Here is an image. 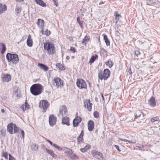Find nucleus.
Wrapping results in <instances>:
<instances>
[{
  "mask_svg": "<svg viewBox=\"0 0 160 160\" xmlns=\"http://www.w3.org/2000/svg\"><path fill=\"white\" fill-rule=\"evenodd\" d=\"M44 48L48 54L52 55L56 52V49L54 43L48 41L44 43Z\"/></svg>",
  "mask_w": 160,
  "mask_h": 160,
  "instance_id": "nucleus-1",
  "label": "nucleus"
},
{
  "mask_svg": "<svg viewBox=\"0 0 160 160\" xmlns=\"http://www.w3.org/2000/svg\"><path fill=\"white\" fill-rule=\"evenodd\" d=\"M43 91V86L39 83L34 84L30 87V91L33 95L38 96L40 95Z\"/></svg>",
  "mask_w": 160,
  "mask_h": 160,
  "instance_id": "nucleus-2",
  "label": "nucleus"
},
{
  "mask_svg": "<svg viewBox=\"0 0 160 160\" xmlns=\"http://www.w3.org/2000/svg\"><path fill=\"white\" fill-rule=\"evenodd\" d=\"M6 58L8 62H12L13 64H17L19 61L18 55L15 53H8Z\"/></svg>",
  "mask_w": 160,
  "mask_h": 160,
  "instance_id": "nucleus-3",
  "label": "nucleus"
},
{
  "mask_svg": "<svg viewBox=\"0 0 160 160\" xmlns=\"http://www.w3.org/2000/svg\"><path fill=\"white\" fill-rule=\"evenodd\" d=\"M110 73L108 69H104L103 72L100 71L98 73V78L101 80H106L110 77Z\"/></svg>",
  "mask_w": 160,
  "mask_h": 160,
  "instance_id": "nucleus-4",
  "label": "nucleus"
},
{
  "mask_svg": "<svg viewBox=\"0 0 160 160\" xmlns=\"http://www.w3.org/2000/svg\"><path fill=\"white\" fill-rule=\"evenodd\" d=\"M19 128L16 125L12 122L9 123L7 126V131L10 134H13L18 132L19 131Z\"/></svg>",
  "mask_w": 160,
  "mask_h": 160,
  "instance_id": "nucleus-5",
  "label": "nucleus"
},
{
  "mask_svg": "<svg viewBox=\"0 0 160 160\" xmlns=\"http://www.w3.org/2000/svg\"><path fill=\"white\" fill-rule=\"evenodd\" d=\"M50 104L47 100H43L40 101L39 102V107L42 109V112L44 113L46 112L47 109L49 107Z\"/></svg>",
  "mask_w": 160,
  "mask_h": 160,
  "instance_id": "nucleus-6",
  "label": "nucleus"
},
{
  "mask_svg": "<svg viewBox=\"0 0 160 160\" xmlns=\"http://www.w3.org/2000/svg\"><path fill=\"white\" fill-rule=\"evenodd\" d=\"M134 116V120L138 119V122H142L144 119L145 115L140 110H137L136 111Z\"/></svg>",
  "mask_w": 160,
  "mask_h": 160,
  "instance_id": "nucleus-7",
  "label": "nucleus"
},
{
  "mask_svg": "<svg viewBox=\"0 0 160 160\" xmlns=\"http://www.w3.org/2000/svg\"><path fill=\"white\" fill-rule=\"evenodd\" d=\"M76 84L77 87L80 89H86L87 88V85L86 82L82 78L77 79Z\"/></svg>",
  "mask_w": 160,
  "mask_h": 160,
  "instance_id": "nucleus-8",
  "label": "nucleus"
},
{
  "mask_svg": "<svg viewBox=\"0 0 160 160\" xmlns=\"http://www.w3.org/2000/svg\"><path fill=\"white\" fill-rule=\"evenodd\" d=\"M91 153L92 156L98 160H104V156L101 152L96 150H92Z\"/></svg>",
  "mask_w": 160,
  "mask_h": 160,
  "instance_id": "nucleus-9",
  "label": "nucleus"
},
{
  "mask_svg": "<svg viewBox=\"0 0 160 160\" xmlns=\"http://www.w3.org/2000/svg\"><path fill=\"white\" fill-rule=\"evenodd\" d=\"M53 85L58 88H61L63 86V82L59 78L56 77L54 78L52 81Z\"/></svg>",
  "mask_w": 160,
  "mask_h": 160,
  "instance_id": "nucleus-10",
  "label": "nucleus"
},
{
  "mask_svg": "<svg viewBox=\"0 0 160 160\" xmlns=\"http://www.w3.org/2000/svg\"><path fill=\"white\" fill-rule=\"evenodd\" d=\"M84 107L89 111L91 112L92 110V104L91 102L89 99L85 100L83 102Z\"/></svg>",
  "mask_w": 160,
  "mask_h": 160,
  "instance_id": "nucleus-11",
  "label": "nucleus"
},
{
  "mask_svg": "<svg viewBox=\"0 0 160 160\" xmlns=\"http://www.w3.org/2000/svg\"><path fill=\"white\" fill-rule=\"evenodd\" d=\"M57 121V117L53 114H51L49 117V122L50 125L52 127L55 125Z\"/></svg>",
  "mask_w": 160,
  "mask_h": 160,
  "instance_id": "nucleus-12",
  "label": "nucleus"
},
{
  "mask_svg": "<svg viewBox=\"0 0 160 160\" xmlns=\"http://www.w3.org/2000/svg\"><path fill=\"white\" fill-rule=\"evenodd\" d=\"M82 121V118L80 117H79L78 113H77L76 114L75 118L73 121V126L74 127H77Z\"/></svg>",
  "mask_w": 160,
  "mask_h": 160,
  "instance_id": "nucleus-13",
  "label": "nucleus"
},
{
  "mask_svg": "<svg viewBox=\"0 0 160 160\" xmlns=\"http://www.w3.org/2000/svg\"><path fill=\"white\" fill-rule=\"evenodd\" d=\"M68 112V110L66 106L64 105L62 106L60 108L59 115L62 117L67 115Z\"/></svg>",
  "mask_w": 160,
  "mask_h": 160,
  "instance_id": "nucleus-14",
  "label": "nucleus"
},
{
  "mask_svg": "<svg viewBox=\"0 0 160 160\" xmlns=\"http://www.w3.org/2000/svg\"><path fill=\"white\" fill-rule=\"evenodd\" d=\"M84 135V132L83 130H82L79 135V137L77 138V142L78 144H79L81 147L84 146L82 145V141H83V137Z\"/></svg>",
  "mask_w": 160,
  "mask_h": 160,
  "instance_id": "nucleus-15",
  "label": "nucleus"
},
{
  "mask_svg": "<svg viewBox=\"0 0 160 160\" xmlns=\"http://www.w3.org/2000/svg\"><path fill=\"white\" fill-rule=\"evenodd\" d=\"M87 125L88 131L90 132L92 131L94 128V122L91 120H89L87 123Z\"/></svg>",
  "mask_w": 160,
  "mask_h": 160,
  "instance_id": "nucleus-16",
  "label": "nucleus"
},
{
  "mask_svg": "<svg viewBox=\"0 0 160 160\" xmlns=\"http://www.w3.org/2000/svg\"><path fill=\"white\" fill-rule=\"evenodd\" d=\"M2 78L3 82H8L11 80V76L8 74H3L2 75Z\"/></svg>",
  "mask_w": 160,
  "mask_h": 160,
  "instance_id": "nucleus-17",
  "label": "nucleus"
},
{
  "mask_svg": "<svg viewBox=\"0 0 160 160\" xmlns=\"http://www.w3.org/2000/svg\"><path fill=\"white\" fill-rule=\"evenodd\" d=\"M44 21L43 20L40 19H38L36 22L38 27L41 29H44Z\"/></svg>",
  "mask_w": 160,
  "mask_h": 160,
  "instance_id": "nucleus-18",
  "label": "nucleus"
},
{
  "mask_svg": "<svg viewBox=\"0 0 160 160\" xmlns=\"http://www.w3.org/2000/svg\"><path fill=\"white\" fill-rule=\"evenodd\" d=\"M132 137L131 140L122 139V138L120 139L119 140L121 141H124V142H127L129 144H135L136 142V140L134 137L132 136Z\"/></svg>",
  "mask_w": 160,
  "mask_h": 160,
  "instance_id": "nucleus-19",
  "label": "nucleus"
},
{
  "mask_svg": "<svg viewBox=\"0 0 160 160\" xmlns=\"http://www.w3.org/2000/svg\"><path fill=\"white\" fill-rule=\"evenodd\" d=\"M82 143L83 144H85V147L83 148H81L80 150L81 152L83 153L86 152L87 150L90 149L91 148V146L84 142H83Z\"/></svg>",
  "mask_w": 160,
  "mask_h": 160,
  "instance_id": "nucleus-20",
  "label": "nucleus"
},
{
  "mask_svg": "<svg viewBox=\"0 0 160 160\" xmlns=\"http://www.w3.org/2000/svg\"><path fill=\"white\" fill-rule=\"evenodd\" d=\"M7 10V6L4 4L0 3V14H2Z\"/></svg>",
  "mask_w": 160,
  "mask_h": 160,
  "instance_id": "nucleus-21",
  "label": "nucleus"
},
{
  "mask_svg": "<svg viewBox=\"0 0 160 160\" xmlns=\"http://www.w3.org/2000/svg\"><path fill=\"white\" fill-rule=\"evenodd\" d=\"M98 56L97 54H95L92 56L89 59V63L90 65H91L96 60L98 59Z\"/></svg>",
  "mask_w": 160,
  "mask_h": 160,
  "instance_id": "nucleus-22",
  "label": "nucleus"
},
{
  "mask_svg": "<svg viewBox=\"0 0 160 160\" xmlns=\"http://www.w3.org/2000/svg\"><path fill=\"white\" fill-rule=\"evenodd\" d=\"M62 123L63 124H66L68 126L70 125L69 118L68 117H65L62 119Z\"/></svg>",
  "mask_w": 160,
  "mask_h": 160,
  "instance_id": "nucleus-23",
  "label": "nucleus"
},
{
  "mask_svg": "<svg viewBox=\"0 0 160 160\" xmlns=\"http://www.w3.org/2000/svg\"><path fill=\"white\" fill-rule=\"evenodd\" d=\"M29 105L28 104L27 101H26L25 103L22 104L21 107V109L23 111H24L25 110L29 109Z\"/></svg>",
  "mask_w": 160,
  "mask_h": 160,
  "instance_id": "nucleus-24",
  "label": "nucleus"
},
{
  "mask_svg": "<svg viewBox=\"0 0 160 160\" xmlns=\"http://www.w3.org/2000/svg\"><path fill=\"white\" fill-rule=\"evenodd\" d=\"M38 65L40 69L44 71H47L49 69L48 67L43 64L39 63Z\"/></svg>",
  "mask_w": 160,
  "mask_h": 160,
  "instance_id": "nucleus-25",
  "label": "nucleus"
},
{
  "mask_svg": "<svg viewBox=\"0 0 160 160\" xmlns=\"http://www.w3.org/2000/svg\"><path fill=\"white\" fill-rule=\"evenodd\" d=\"M27 44L28 46L31 47L33 45V42L31 39V36L30 35H28L27 39Z\"/></svg>",
  "mask_w": 160,
  "mask_h": 160,
  "instance_id": "nucleus-26",
  "label": "nucleus"
},
{
  "mask_svg": "<svg viewBox=\"0 0 160 160\" xmlns=\"http://www.w3.org/2000/svg\"><path fill=\"white\" fill-rule=\"evenodd\" d=\"M149 103L151 107H154L156 106V102L154 98L153 97H151L149 100Z\"/></svg>",
  "mask_w": 160,
  "mask_h": 160,
  "instance_id": "nucleus-27",
  "label": "nucleus"
},
{
  "mask_svg": "<svg viewBox=\"0 0 160 160\" xmlns=\"http://www.w3.org/2000/svg\"><path fill=\"white\" fill-rule=\"evenodd\" d=\"M6 50V48L5 45L3 43H0V51L1 54H3Z\"/></svg>",
  "mask_w": 160,
  "mask_h": 160,
  "instance_id": "nucleus-28",
  "label": "nucleus"
},
{
  "mask_svg": "<svg viewBox=\"0 0 160 160\" xmlns=\"http://www.w3.org/2000/svg\"><path fill=\"white\" fill-rule=\"evenodd\" d=\"M90 41V36H86L82 39V43L84 44L85 46L86 45L87 42H89Z\"/></svg>",
  "mask_w": 160,
  "mask_h": 160,
  "instance_id": "nucleus-29",
  "label": "nucleus"
},
{
  "mask_svg": "<svg viewBox=\"0 0 160 160\" xmlns=\"http://www.w3.org/2000/svg\"><path fill=\"white\" fill-rule=\"evenodd\" d=\"M46 151L47 152L52 156V158H57V155L54 153L53 151L52 150L46 149Z\"/></svg>",
  "mask_w": 160,
  "mask_h": 160,
  "instance_id": "nucleus-30",
  "label": "nucleus"
},
{
  "mask_svg": "<svg viewBox=\"0 0 160 160\" xmlns=\"http://www.w3.org/2000/svg\"><path fill=\"white\" fill-rule=\"evenodd\" d=\"M41 32L42 34L47 36H49L51 33V31L48 29H46L45 31L43 30V29H41Z\"/></svg>",
  "mask_w": 160,
  "mask_h": 160,
  "instance_id": "nucleus-31",
  "label": "nucleus"
},
{
  "mask_svg": "<svg viewBox=\"0 0 160 160\" xmlns=\"http://www.w3.org/2000/svg\"><path fill=\"white\" fill-rule=\"evenodd\" d=\"M105 63L110 68H111L113 65V62L111 59H109L105 62Z\"/></svg>",
  "mask_w": 160,
  "mask_h": 160,
  "instance_id": "nucleus-32",
  "label": "nucleus"
},
{
  "mask_svg": "<svg viewBox=\"0 0 160 160\" xmlns=\"http://www.w3.org/2000/svg\"><path fill=\"white\" fill-rule=\"evenodd\" d=\"M102 36L103 37V39L107 46H109L110 45V41L108 38L107 36L105 34H103Z\"/></svg>",
  "mask_w": 160,
  "mask_h": 160,
  "instance_id": "nucleus-33",
  "label": "nucleus"
},
{
  "mask_svg": "<svg viewBox=\"0 0 160 160\" xmlns=\"http://www.w3.org/2000/svg\"><path fill=\"white\" fill-rule=\"evenodd\" d=\"M56 67L59 70H64L65 68L64 66L61 63H57L56 65Z\"/></svg>",
  "mask_w": 160,
  "mask_h": 160,
  "instance_id": "nucleus-34",
  "label": "nucleus"
},
{
  "mask_svg": "<svg viewBox=\"0 0 160 160\" xmlns=\"http://www.w3.org/2000/svg\"><path fill=\"white\" fill-rule=\"evenodd\" d=\"M36 3L42 7H45L46 4L42 0H34Z\"/></svg>",
  "mask_w": 160,
  "mask_h": 160,
  "instance_id": "nucleus-35",
  "label": "nucleus"
},
{
  "mask_svg": "<svg viewBox=\"0 0 160 160\" xmlns=\"http://www.w3.org/2000/svg\"><path fill=\"white\" fill-rule=\"evenodd\" d=\"M38 146L35 143H32L31 145V148L32 150L35 151L38 149Z\"/></svg>",
  "mask_w": 160,
  "mask_h": 160,
  "instance_id": "nucleus-36",
  "label": "nucleus"
},
{
  "mask_svg": "<svg viewBox=\"0 0 160 160\" xmlns=\"http://www.w3.org/2000/svg\"><path fill=\"white\" fill-rule=\"evenodd\" d=\"M159 120V118L158 116L151 118L150 119L152 123H153L154 122L156 121H158Z\"/></svg>",
  "mask_w": 160,
  "mask_h": 160,
  "instance_id": "nucleus-37",
  "label": "nucleus"
},
{
  "mask_svg": "<svg viewBox=\"0 0 160 160\" xmlns=\"http://www.w3.org/2000/svg\"><path fill=\"white\" fill-rule=\"evenodd\" d=\"M80 19H81L79 17H78L77 18V21L78 22V23L79 24V25L81 27V28H82V27H83V25H82L83 22L82 21L81 22L80 20Z\"/></svg>",
  "mask_w": 160,
  "mask_h": 160,
  "instance_id": "nucleus-38",
  "label": "nucleus"
},
{
  "mask_svg": "<svg viewBox=\"0 0 160 160\" xmlns=\"http://www.w3.org/2000/svg\"><path fill=\"white\" fill-rule=\"evenodd\" d=\"M8 152H2V156L5 158L6 159H8Z\"/></svg>",
  "mask_w": 160,
  "mask_h": 160,
  "instance_id": "nucleus-39",
  "label": "nucleus"
},
{
  "mask_svg": "<svg viewBox=\"0 0 160 160\" xmlns=\"http://www.w3.org/2000/svg\"><path fill=\"white\" fill-rule=\"evenodd\" d=\"M93 114L94 117L95 118H98L99 117V113L97 111H94L93 112Z\"/></svg>",
  "mask_w": 160,
  "mask_h": 160,
  "instance_id": "nucleus-40",
  "label": "nucleus"
},
{
  "mask_svg": "<svg viewBox=\"0 0 160 160\" xmlns=\"http://www.w3.org/2000/svg\"><path fill=\"white\" fill-rule=\"evenodd\" d=\"M53 146L55 147L56 148L58 149L59 150H62V148L60 146H58L57 144L55 143H54L53 144Z\"/></svg>",
  "mask_w": 160,
  "mask_h": 160,
  "instance_id": "nucleus-41",
  "label": "nucleus"
},
{
  "mask_svg": "<svg viewBox=\"0 0 160 160\" xmlns=\"http://www.w3.org/2000/svg\"><path fill=\"white\" fill-rule=\"evenodd\" d=\"M115 14V19L116 20H119V18H118V17H119L120 16V15H119L118 14V12H114Z\"/></svg>",
  "mask_w": 160,
  "mask_h": 160,
  "instance_id": "nucleus-42",
  "label": "nucleus"
},
{
  "mask_svg": "<svg viewBox=\"0 0 160 160\" xmlns=\"http://www.w3.org/2000/svg\"><path fill=\"white\" fill-rule=\"evenodd\" d=\"M8 155L9 160H16L15 158L10 154H9Z\"/></svg>",
  "mask_w": 160,
  "mask_h": 160,
  "instance_id": "nucleus-43",
  "label": "nucleus"
},
{
  "mask_svg": "<svg viewBox=\"0 0 160 160\" xmlns=\"http://www.w3.org/2000/svg\"><path fill=\"white\" fill-rule=\"evenodd\" d=\"M0 132L2 135H4L6 134V130L5 129H2L0 131Z\"/></svg>",
  "mask_w": 160,
  "mask_h": 160,
  "instance_id": "nucleus-44",
  "label": "nucleus"
},
{
  "mask_svg": "<svg viewBox=\"0 0 160 160\" xmlns=\"http://www.w3.org/2000/svg\"><path fill=\"white\" fill-rule=\"evenodd\" d=\"M134 54L137 56L138 57L139 55H140V53L139 51L136 50L134 51Z\"/></svg>",
  "mask_w": 160,
  "mask_h": 160,
  "instance_id": "nucleus-45",
  "label": "nucleus"
},
{
  "mask_svg": "<svg viewBox=\"0 0 160 160\" xmlns=\"http://www.w3.org/2000/svg\"><path fill=\"white\" fill-rule=\"evenodd\" d=\"M70 50L73 53H74L76 51V50L75 48L71 47Z\"/></svg>",
  "mask_w": 160,
  "mask_h": 160,
  "instance_id": "nucleus-46",
  "label": "nucleus"
},
{
  "mask_svg": "<svg viewBox=\"0 0 160 160\" xmlns=\"http://www.w3.org/2000/svg\"><path fill=\"white\" fill-rule=\"evenodd\" d=\"M16 12L18 14L20 12H21V9L19 8L18 7H17L16 8Z\"/></svg>",
  "mask_w": 160,
  "mask_h": 160,
  "instance_id": "nucleus-47",
  "label": "nucleus"
},
{
  "mask_svg": "<svg viewBox=\"0 0 160 160\" xmlns=\"http://www.w3.org/2000/svg\"><path fill=\"white\" fill-rule=\"evenodd\" d=\"M53 2L55 5L57 7L58 5V0H53Z\"/></svg>",
  "mask_w": 160,
  "mask_h": 160,
  "instance_id": "nucleus-48",
  "label": "nucleus"
},
{
  "mask_svg": "<svg viewBox=\"0 0 160 160\" xmlns=\"http://www.w3.org/2000/svg\"><path fill=\"white\" fill-rule=\"evenodd\" d=\"M45 140L46 141L48 142H49L51 145L53 146V142H52L51 141H50V140L47 139L46 138H45Z\"/></svg>",
  "mask_w": 160,
  "mask_h": 160,
  "instance_id": "nucleus-49",
  "label": "nucleus"
},
{
  "mask_svg": "<svg viewBox=\"0 0 160 160\" xmlns=\"http://www.w3.org/2000/svg\"><path fill=\"white\" fill-rule=\"evenodd\" d=\"M114 147L116 148V149L118 150V152H121V150L119 149V146H118L117 145H114Z\"/></svg>",
  "mask_w": 160,
  "mask_h": 160,
  "instance_id": "nucleus-50",
  "label": "nucleus"
},
{
  "mask_svg": "<svg viewBox=\"0 0 160 160\" xmlns=\"http://www.w3.org/2000/svg\"><path fill=\"white\" fill-rule=\"evenodd\" d=\"M21 134L22 135L23 138H24V131L22 130H21Z\"/></svg>",
  "mask_w": 160,
  "mask_h": 160,
  "instance_id": "nucleus-51",
  "label": "nucleus"
},
{
  "mask_svg": "<svg viewBox=\"0 0 160 160\" xmlns=\"http://www.w3.org/2000/svg\"><path fill=\"white\" fill-rule=\"evenodd\" d=\"M101 96H102V100L104 102H105V99H104V96H103V94L102 93H101Z\"/></svg>",
  "mask_w": 160,
  "mask_h": 160,
  "instance_id": "nucleus-52",
  "label": "nucleus"
},
{
  "mask_svg": "<svg viewBox=\"0 0 160 160\" xmlns=\"http://www.w3.org/2000/svg\"><path fill=\"white\" fill-rule=\"evenodd\" d=\"M16 2H21L24 1V0H15Z\"/></svg>",
  "mask_w": 160,
  "mask_h": 160,
  "instance_id": "nucleus-53",
  "label": "nucleus"
},
{
  "mask_svg": "<svg viewBox=\"0 0 160 160\" xmlns=\"http://www.w3.org/2000/svg\"><path fill=\"white\" fill-rule=\"evenodd\" d=\"M104 3V2L103 1H101L99 3V5H102V4H103Z\"/></svg>",
  "mask_w": 160,
  "mask_h": 160,
  "instance_id": "nucleus-54",
  "label": "nucleus"
},
{
  "mask_svg": "<svg viewBox=\"0 0 160 160\" xmlns=\"http://www.w3.org/2000/svg\"><path fill=\"white\" fill-rule=\"evenodd\" d=\"M66 59H67V60H68L69 59H70V58H69V56H66Z\"/></svg>",
  "mask_w": 160,
  "mask_h": 160,
  "instance_id": "nucleus-55",
  "label": "nucleus"
},
{
  "mask_svg": "<svg viewBox=\"0 0 160 160\" xmlns=\"http://www.w3.org/2000/svg\"><path fill=\"white\" fill-rule=\"evenodd\" d=\"M1 111L2 113H4L5 112V110L4 109H2L1 110Z\"/></svg>",
  "mask_w": 160,
  "mask_h": 160,
  "instance_id": "nucleus-56",
  "label": "nucleus"
},
{
  "mask_svg": "<svg viewBox=\"0 0 160 160\" xmlns=\"http://www.w3.org/2000/svg\"><path fill=\"white\" fill-rule=\"evenodd\" d=\"M95 101H96L98 102V98H95Z\"/></svg>",
  "mask_w": 160,
  "mask_h": 160,
  "instance_id": "nucleus-57",
  "label": "nucleus"
},
{
  "mask_svg": "<svg viewBox=\"0 0 160 160\" xmlns=\"http://www.w3.org/2000/svg\"><path fill=\"white\" fill-rule=\"evenodd\" d=\"M74 56H72V58H74Z\"/></svg>",
  "mask_w": 160,
  "mask_h": 160,
  "instance_id": "nucleus-58",
  "label": "nucleus"
},
{
  "mask_svg": "<svg viewBox=\"0 0 160 160\" xmlns=\"http://www.w3.org/2000/svg\"><path fill=\"white\" fill-rule=\"evenodd\" d=\"M0 160H3V159H1Z\"/></svg>",
  "mask_w": 160,
  "mask_h": 160,
  "instance_id": "nucleus-59",
  "label": "nucleus"
},
{
  "mask_svg": "<svg viewBox=\"0 0 160 160\" xmlns=\"http://www.w3.org/2000/svg\"><path fill=\"white\" fill-rule=\"evenodd\" d=\"M99 40H100V38H99Z\"/></svg>",
  "mask_w": 160,
  "mask_h": 160,
  "instance_id": "nucleus-60",
  "label": "nucleus"
},
{
  "mask_svg": "<svg viewBox=\"0 0 160 160\" xmlns=\"http://www.w3.org/2000/svg\"><path fill=\"white\" fill-rule=\"evenodd\" d=\"M159 130H160V128H159Z\"/></svg>",
  "mask_w": 160,
  "mask_h": 160,
  "instance_id": "nucleus-61",
  "label": "nucleus"
}]
</instances>
